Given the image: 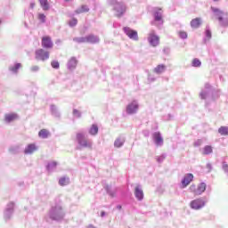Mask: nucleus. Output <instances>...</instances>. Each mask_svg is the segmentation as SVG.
<instances>
[{"instance_id":"nucleus-29","label":"nucleus","mask_w":228,"mask_h":228,"mask_svg":"<svg viewBox=\"0 0 228 228\" xmlns=\"http://www.w3.org/2000/svg\"><path fill=\"white\" fill-rule=\"evenodd\" d=\"M115 147H122L124 145V139L122 138H118L115 142H114Z\"/></svg>"},{"instance_id":"nucleus-13","label":"nucleus","mask_w":228,"mask_h":228,"mask_svg":"<svg viewBox=\"0 0 228 228\" xmlns=\"http://www.w3.org/2000/svg\"><path fill=\"white\" fill-rule=\"evenodd\" d=\"M193 181V175L192 174H187L183 179L182 180V186L183 188H186L190 183Z\"/></svg>"},{"instance_id":"nucleus-28","label":"nucleus","mask_w":228,"mask_h":228,"mask_svg":"<svg viewBox=\"0 0 228 228\" xmlns=\"http://www.w3.org/2000/svg\"><path fill=\"white\" fill-rule=\"evenodd\" d=\"M68 183H69V178L61 177V178L59 180V184H60L61 186H67Z\"/></svg>"},{"instance_id":"nucleus-4","label":"nucleus","mask_w":228,"mask_h":228,"mask_svg":"<svg viewBox=\"0 0 228 228\" xmlns=\"http://www.w3.org/2000/svg\"><path fill=\"white\" fill-rule=\"evenodd\" d=\"M190 206L191 209H202V208L206 206V201L203 200L202 199H196L191 201Z\"/></svg>"},{"instance_id":"nucleus-15","label":"nucleus","mask_w":228,"mask_h":228,"mask_svg":"<svg viewBox=\"0 0 228 228\" xmlns=\"http://www.w3.org/2000/svg\"><path fill=\"white\" fill-rule=\"evenodd\" d=\"M200 24H202V20L200 18H195L191 20V27L194 29H197V28L200 27Z\"/></svg>"},{"instance_id":"nucleus-25","label":"nucleus","mask_w":228,"mask_h":228,"mask_svg":"<svg viewBox=\"0 0 228 228\" xmlns=\"http://www.w3.org/2000/svg\"><path fill=\"white\" fill-rule=\"evenodd\" d=\"M21 67H22V64L16 63L14 66L10 67L9 70H11V72H13L14 74H17V72L19 71V69H20Z\"/></svg>"},{"instance_id":"nucleus-12","label":"nucleus","mask_w":228,"mask_h":228,"mask_svg":"<svg viewBox=\"0 0 228 228\" xmlns=\"http://www.w3.org/2000/svg\"><path fill=\"white\" fill-rule=\"evenodd\" d=\"M153 15L155 22H159V24H163V12L161 11V9H155Z\"/></svg>"},{"instance_id":"nucleus-1","label":"nucleus","mask_w":228,"mask_h":228,"mask_svg":"<svg viewBox=\"0 0 228 228\" xmlns=\"http://www.w3.org/2000/svg\"><path fill=\"white\" fill-rule=\"evenodd\" d=\"M77 142L78 145L84 149H92V142L88 141L83 133L77 134Z\"/></svg>"},{"instance_id":"nucleus-41","label":"nucleus","mask_w":228,"mask_h":228,"mask_svg":"<svg viewBox=\"0 0 228 228\" xmlns=\"http://www.w3.org/2000/svg\"><path fill=\"white\" fill-rule=\"evenodd\" d=\"M66 1V3H69V1H70V0H65Z\"/></svg>"},{"instance_id":"nucleus-44","label":"nucleus","mask_w":228,"mask_h":228,"mask_svg":"<svg viewBox=\"0 0 228 228\" xmlns=\"http://www.w3.org/2000/svg\"><path fill=\"white\" fill-rule=\"evenodd\" d=\"M0 24H1V20H0Z\"/></svg>"},{"instance_id":"nucleus-8","label":"nucleus","mask_w":228,"mask_h":228,"mask_svg":"<svg viewBox=\"0 0 228 228\" xmlns=\"http://www.w3.org/2000/svg\"><path fill=\"white\" fill-rule=\"evenodd\" d=\"M211 10L214 12V13H216L219 22H221L223 26H228V20H226L225 23L224 22V12L215 7H211Z\"/></svg>"},{"instance_id":"nucleus-22","label":"nucleus","mask_w":228,"mask_h":228,"mask_svg":"<svg viewBox=\"0 0 228 228\" xmlns=\"http://www.w3.org/2000/svg\"><path fill=\"white\" fill-rule=\"evenodd\" d=\"M41 8L45 10V12H47L49 10V2L47 0H39Z\"/></svg>"},{"instance_id":"nucleus-32","label":"nucleus","mask_w":228,"mask_h":228,"mask_svg":"<svg viewBox=\"0 0 228 228\" xmlns=\"http://www.w3.org/2000/svg\"><path fill=\"white\" fill-rule=\"evenodd\" d=\"M37 19L41 21V22H45V14L44 13H39L37 15Z\"/></svg>"},{"instance_id":"nucleus-24","label":"nucleus","mask_w":228,"mask_h":228,"mask_svg":"<svg viewBox=\"0 0 228 228\" xmlns=\"http://www.w3.org/2000/svg\"><path fill=\"white\" fill-rule=\"evenodd\" d=\"M218 133L219 134H221L222 136H228V126H221L218 129Z\"/></svg>"},{"instance_id":"nucleus-34","label":"nucleus","mask_w":228,"mask_h":228,"mask_svg":"<svg viewBox=\"0 0 228 228\" xmlns=\"http://www.w3.org/2000/svg\"><path fill=\"white\" fill-rule=\"evenodd\" d=\"M178 35L180 38H188V34L185 31H180Z\"/></svg>"},{"instance_id":"nucleus-10","label":"nucleus","mask_w":228,"mask_h":228,"mask_svg":"<svg viewBox=\"0 0 228 228\" xmlns=\"http://www.w3.org/2000/svg\"><path fill=\"white\" fill-rule=\"evenodd\" d=\"M123 31L126 33L127 37H129L132 40H138V32L136 30H133L128 27H125Z\"/></svg>"},{"instance_id":"nucleus-19","label":"nucleus","mask_w":228,"mask_h":228,"mask_svg":"<svg viewBox=\"0 0 228 228\" xmlns=\"http://www.w3.org/2000/svg\"><path fill=\"white\" fill-rule=\"evenodd\" d=\"M77 66V60L76 58H71L68 62V68L69 70H72L73 69H76Z\"/></svg>"},{"instance_id":"nucleus-9","label":"nucleus","mask_w":228,"mask_h":228,"mask_svg":"<svg viewBox=\"0 0 228 228\" xmlns=\"http://www.w3.org/2000/svg\"><path fill=\"white\" fill-rule=\"evenodd\" d=\"M148 42L152 47H157V45H159V37L156 36L154 32H151L149 34Z\"/></svg>"},{"instance_id":"nucleus-23","label":"nucleus","mask_w":228,"mask_h":228,"mask_svg":"<svg viewBox=\"0 0 228 228\" xmlns=\"http://www.w3.org/2000/svg\"><path fill=\"white\" fill-rule=\"evenodd\" d=\"M89 133L93 136H95V134H97V133H99V126H97V125H92L91 128L89 129Z\"/></svg>"},{"instance_id":"nucleus-40","label":"nucleus","mask_w":228,"mask_h":228,"mask_svg":"<svg viewBox=\"0 0 228 228\" xmlns=\"http://www.w3.org/2000/svg\"><path fill=\"white\" fill-rule=\"evenodd\" d=\"M31 8H35V4H30Z\"/></svg>"},{"instance_id":"nucleus-5","label":"nucleus","mask_w":228,"mask_h":228,"mask_svg":"<svg viewBox=\"0 0 228 228\" xmlns=\"http://www.w3.org/2000/svg\"><path fill=\"white\" fill-rule=\"evenodd\" d=\"M127 7L124 4H116L114 6V11L116 12V17H122L126 13Z\"/></svg>"},{"instance_id":"nucleus-42","label":"nucleus","mask_w":228,"mask_h":228,"mask_svg":"<svg viewBox=\"0 0 228 228\" xmlns=\"http://www.w3.org/2000/svg\"><path fill=\"white\" fill-rule=\"evenodd\" d=\"M118 208L119 209H121V208H122V207H120V206H119V207H118Z\"/></svg>"},{"instance_id":"nucleus-11","label":"nucleus","mask_w":228,"mask_h":228,"mask_svg":"<svg viewBox=\"0 0 228 228\" xmlns=\"http://www.w3.org/2000/svg\"><path fill=\"white\" fill-rule=\"evenodd\" d=\"M138 111V103L136 102H132L130 104L126 106V113L128 115H133Z\"/></svg>"},{"instance_id":"nucleus-26","label":"nucleus","mask_w":228,"mask_h":228,"mask_svg":"<svg viewBox=\"0 0 228 228\" xmlns=\"http://www.w3.org/2000/svg\"><path fill=\"white\" fill-rule=\"evenodd\" d=\"M38 136L40 138H48L49 137V131L47 129H42L39 133H38Z\"/></svg>"},{"instance_id":"nucleus-6","label":"nucleus","mask_w":228,"mask_h":228,"mask_svg":"<svg viewBox=\"0 0 228 228\" xmlns=\"http://www.w3.org/2000/svg\"><path fill=\"white\" fill-rule=\"evenodd\" d=\"M78 42L87 44H98L99 37L94 35H89L86 37H81L80 39H78Z\"/></svg>"},{"instance_id":"nucleus-20","label":"nucleus","mask_w":228,"mask_h":228,"mask_svg":"<svg viewBox=\"0 0 228 228\" xmlns=\"http://www.w3.org/2000/svg\"><path fill=\"white\" fill-rule=\"evenodd\" d=\"M18 118L19 117L15 113L6 114L4 120H5V122H13V120H17Z\"/></svg>"},{"instance_id":"nucleus-14","label":"nucleus","mask_w":228,"mask_h":228,"mask_svg":"<svg viewBox=\"0 0 228 228\" xmlns=\"http://www.w3.org/2000/svg\"><path fill=\"white\" fill-rule=\"evenodd\" d=\"M153 138L157 145H163V137H161V134L159 132L153 134Z\"/></svg>"},{"instance_id":"nucleus-33","label":"nucleus","mask_w":228,"mask_h":228,"mask_svg":"<svg viewBox=\"0 0 228 228\" xmlns=\"http://www.w3.org/2000/svg\"><path fill=\"white\" fill-rule=\"evenodd\" d=\"M77 25V19L73 18L71 20H69V26L74 27Z\"/></svg>"},{"instance_id":"nucleus-39","label":"nucleus","mask_w":228,"mask_h":228,"mask_svg":"<svg viewBox=\"0 0 228 228\" xmlns=\"http://www.w3.org/2000/svg\"><path fill=\"white\" fill-rule=\"evenodd\" d=\"M57 163L56 162H52L48 165V167H56Z\"/></svg>"},{"instance_id":"nucleus-38","label":"nucleus","mask_w":228,"mask_h":228,"mask_svg":"<svg viewBox=\"0 0 228 228\" xmlns=\"http://www.w3.org/2000/svg\"><path fill=\"white\" fill-rule=\"evenodd\" d=\"M206 37H207V38H211V30H209V29L206 30Z\"/></svg>"},{"instance_id":"nucleus-18","label":"nucleus","mask_w":228,"mask_h":228,"mask_svg":"<svg viewBox=\"0 0 228 228\" xmlns=\"http://www.w3.org/2000/svg\"><path fill=\"white\" fill-rule=\"evenodd\" d=\"M35 151H37V145L35 144H28L24 152L25 154H33V152H35Z\"/></svg>"},{"instance_id":"nucleus-43","label":"nucleus","mask_w":228,"mask_h":228,"mask_svg":"<svg viewBox=\"0 0 228 228\" xmlns=\"http://www.w3.org/2000/svg\"><path fill=\"white\" fill-rule=\"evenodd\" d=\"M214 1H218V0H214Z\"/></svg>"},{"instance_id":"nucleus-31","label":"nucleus","mask_w":228,"mask_h":228,"mask_svg":"<svg viewBox=\"0 0 228 228\" xmlns=\"http://www.w3.org/2000/svg\"><path fill=\"white\" fill-rule=\"evenodd\" d=\"M51 66L53 67V69H60V62H58L57 61H53L51 62Z\"/></svg>"},{"instance_id":"nucleus-36","label":"nucleus","mask_w":228,"mask_h":228,"mask_svg":"<svg viewBox=\"0 0 228 228\" xmlns=\"http://www.w3.org/2000/svg\"><path fill=\"white\" fill-rule=\"evenodd\" d=\"M73 115L75 116V117H81V112H79V110H73Z\"/></svg>"},{"instance_id":"nucleus-16","label":"nucleus","mask_w":228,"mask_h":228,"mask_svg":"<svg viewBox=\"0 0 228 228\" xmlns=\"http://www.w3.org/2000/svg\"><path fill=\"white\" fill-rule=\"evenodd\" d=\"M165 70H167V66L165 64H159L154 68L153 72H155V74H163Z\"/></svg>"},{"instance_id":"nucleus-27","label":"nucleus","mask_w":228,"mask_h":228,"mask_svg":"<svg viewBox=\"0 0 228 228\" xmlns=\"http://www.w3.org/2000/svg\"><path fill=\"white\" fill-rule=\"evenodd\" d=\"M213 152V147L207 145L203 148V154L208 156V154H211Z\"/></svg>"},{"instance_id":"nucleus-7","label":"nucleus","mask_w":228,"mask_h":228,"mask_svg":"<svg viewBox=\"0 0 228 228\" xmlns=\"http://www.w3.org/2000/svg\"><path fill=\"white\" fill-rule=\"evenodd\" d=\"M41 45L42 47H44V49H53V46L54 45L53 44V40L51 39V37L45 36L42 37Z\"/></svg>"},{"instance_id":"nucleus-37","label":"nucleus","mask_w":228,"mask_h":228,"mask_svg":"<svg viewBox=\"0 0 228 228\" xmlns=\"http://www.w3.org/2000/svg\"><path fill=\"white\" fill-rule=\"evenodd\" d=\"M223 170H224V172H228V164L225 162L223 163Z\"/></svg>"},{"instance_id":"nucleus-3","label":"nucleus","mask_w":228,"mask_h":228,"mask_svg":"<svg viewBox=\"0 0 228 228\" xmlns=\"http://www.w3.org/2000/svg\"><path fill=\"white\" fill-rule=\"evenodd\" d=\"M207 185L204 183H200L197 187L195 184L190 186L189 190L193 193L195 196L202 195L206 191Z\"/></svg>"},{"instance_id":"nucleus-17","label":"nucleus","mask_w":228,"mask_h":228,"mask_svg":"<svg viewBox=\"0 0 228 228\" xmlns=\"http://www.w3.org/2000/svg\"><path fill=\"white\" fill-rule=\"evenodd\" d=\"M134 195L136 199H138V200H143V191L142 190V188H140V186L135 187Z\"/></svg>"},{"instance_id":"nucleus-35","label":"nucleus","mask_w":228,"mask_h":228,"mask_svg":"<svg viewBox=\"0 0 228 228\" xmlns=\"http://www.w3.org/2000/svg\"><path fill=\"white\" fill-rule=\"evenodd\" d=\"M30 70H31L32 72H38V71L40 70V67H38V66H32V67L30 68Z\"/></svg>"},{"instance_id":"nucleus-2","label":"nucleus","mask_w":228,"mask_h":228,"mask_svg":"<svg viewBox=\"0 0 228 228\" xmlns=\"http://www.w3.org/2000/svg\"><path fill=\"white\" fill-rule=\"evenodd\" d=\"M36 60L38 61H45L49 60L50 53L49 51L45 50L44 48H39L35 52Z\"/></svg>"},{"instance_id":"nucleus-30","label":"nucleus","mask_w":228,"mask_h":228,"mask_svg":"<svg viewBox=\"0 0 228 228\" xmlns=\"http://www.w3.org/2000/svg\"><path fill=\"white\" fill-rule=\"evenodd\" d=\"M191 64L192 67H200V65H202V62L199 59H193Z\"/></svg>"},{"instance_id":"nucleus-21","label":"nucleus","mask_w":228,"mask_h":228,"mask_svg":"<svg viewBox=\"0 0 228 228\" xmlns=\"http://www.w3.org/2000/svg\"><path fill=\"white\" fill-rule=\"evenodd\" d=\"M76 13H86L90 12V9L88 8L87 5H82L80 8L77 9Z\"/></svg>"}]
</instances>
